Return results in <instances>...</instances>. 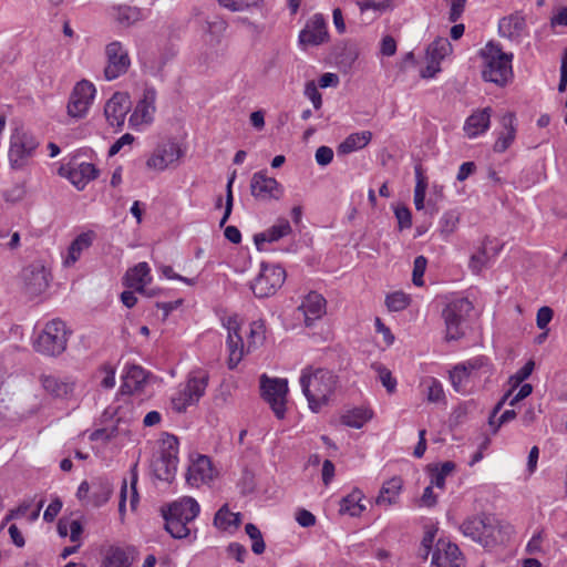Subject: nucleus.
Returning a JSON list of instances; mask_svg holds the SVG:
<instances>
[{"label":"nucleus","mask_w":567,"mask_h":567,"mask_svg":"<svg viewBox=\"0 0 567 567\" xmlns=\"http://www.w3.org/2000/svg\"><path fill=\"white\" fill-rule=\"evenodd\" d=\"M299 383L308 401L309 409L318 413L322 406L329 403L330 398L334 393L338 377L327 369L306 367L301 371Z\"/></svg>","instance_id":"obj_1"},{"label":"nucleus","mask_w":567,"mask_h":567,"mask_svg":"<svg viewBox=\"0 0 567 567\" xmlns=\"http://www.w3.org/2000/svg\"><path fill=\"white\" fill-rule=\"evenodd\" d=\"M227 330V349L229 352L228 367L235 369L241 361L245 352L258 348L265 340V324L262 321H254L250 323L247 344L245 346L243 337L239 333V321L237 316H230L224 321Z\"/></svg>","instance_id":"obj_2"},{"label":"nucleus","mask_w":567,"mask_h":567,"mask_svg":"<svg viewBox=\"0 0 567 567\" xmlns=\"http://www.w3.org/2000/svg\"><path fill=\"white\" fill-rule=\"evenodd\" d=\"M483 59L482 76L485 81L504 86L513 78V54L502 50L498 43L488 42L480 51Z\"/></svg>","instance_id":"obj_3"},{"label":"nucleus","mask_w":567,"mask_h":567,"mask_svg":"<svg viewBox=\"0 0 567 567\" xmlns=\"http://www.w3.org/2000/svg\"><path fill=\"white\" fill-rule=\"evenodd\" d=\"M209 374L207 371L197 369L189 372L185 384H181L172 396V408L178 413L199 402L208 385Z\"/></svg>","instance_id":"obj_4"},{"label":"nucleus","mask_w":567,"mask_h":567,"mask_svg":"<svg viewBox=\"0 0 567 567\" xmlns=\"http://www.w3.org/2000/svg\"><path fill=\"white\" fill-rule=\"evenodd\" d=\"M178 440L176 436L164 433L159 441L158 455L152 461L153 475L164 482H171L177 471Z\"/></svg>","instance_id":"obj_5"},{"label":"nucleus","mask_w":567,"mask_h":567,"mask_svg":"<svg viewBox=\"0 0 567 567\" xmlns=\"http://www.w3.org/2000/svg\"><path fill=\"white\" fill-rule=\"evenodd\" d=\"M68 338L65 323L60 319H53L44 326L33 347L37 352L43 355L56 357L66 349Z\"/></svg>","instance_id":"obj_6"},{"label":"nucleus","mask_w":567,"mask_h":567,"mask_svg":"<svg viewBox=\"0 0 567 567\" xmlns=\"http://www.w3.org/2000/svg\"><path fill=\"white\" fill-rule=\"evenodd\" d=\"M285 280L286 270L280 265L262 262L258 276L250 284V289L257 298H267L275 295Z\"/></svg>","instance_id":"obj_7"},{"label":"nucleus","mask_w":567,"mask_h":567,"mask_svg":"<svg viewBox=\"0 0 567 567\" xmlns=\"http://www.w3.org/2000/svg\"><path fill=\"white\" fill-rule=\"evenodd\" d=\"M39 141L29 132L17 130L10 138L9 162L12 168L25 167L33 157Z\"/></svg>","instance_id":"obj_8"},{"label":"nucleus","mask_w":567,"mask_h":567,"mask_svg":"<svg viewBox=\"0 0 567 567\" xmlns=\"http://www.w3.org/2000/svg\"><path fill=\"white\" fill-rule=\"evenodd\" d=\"M260 390L262 399L270 405L277 419H284L286 415L288 381L262 374L260 377Z\"/></svg>","instance_id":"obj_9"},{"label":"nucleus","mask_w":567,"mask_h":567,"mask_svg":"<svg viewBox=\"0 0 567 567\" xmlns=\"http://www.w3.org/2000/svg\"><path fill=\"white\" fill-rule=\"evenodd\" d=\"M460 530L465 537L483 547H491L496 544V526L488 516L475 515L467 517L460 525Z\"/></svg>","instance_id":"obj_10"},{"label":"nucleus","mask_w":567,"mask_h":567,"mask_svg":"<svg viewBox=\"0 0 567 567\" xmlns=\"http://www.w3.org/2000/svg\"><path fill=\"white\" fill-rule=\"evenodd\" d=\"M472 309V302L466 298H456L446 305L443 310V318L447 340H457L463 336L462 324Z\"/></svg>","instance_id":"obj_11"},{"label":"nucleus","mask_w":567,"mask_h":567,"mask_svg":"<svg viewBox=\"0 0 567 567\" xmlns=\"http://www.w3.org/2000/svg\"><path fill=\"white\" fill-rule=\"evenodd\" d=\"M183 155L179 145L172 140L163 141L156 145L146 159V168L154 172H163L169 165L177 162Z\"/></svg>","instance_id":"obj_12"},{"label":"nucleus","mask_w":567,"mask_h":567,"mask_svg":"<svg viewBox=\"0 0 567 567\" xmlns=\"http://www.w3.org/2000/svg\"><path fill=\"white\" fill-rule=\"evenodd\" d=\"M486 360L484 358H474L466 362L456 364L450 371V381L453 389L461 394L470 392V383L476 378V372L484 368Z\"/></svg>","instance_id":"obj_13"},{"label":"nucleus","mask_w":567,"mask_h":567,"mask_svg":"<svg viewBox=\"0 0 567 567\" xmlns=\"http://www.w3.org/2000/svg\"><path fill=\"white\" fill-rule=\"evenodd\" d=\"M95 86L82 80L75 84L68 103V114L74 118H81L87 113L95 96Z\"/></svg>","instance_id":"obj_14"},{"label":"nucleus","mask_w":567,"mask_h":567,"mask_svg":"<svg viewBox=\"0 0 567 567\" xmlns=\"http://www.w3.org/2000/svg\"><path fill=\"white\" fill-rule=\"evenodd\" d=\"M21 279L25 292L31 297H35L48 289L50 272L42 264L33 262L23 268Z\"/></svg>","instance_id":"obj_15"},{"label":"nucleus","mask_w":567,"mask_h":567,"mask_svg":"<svg viewBox=\"0 0 567 567\" xmlns=\"http://www.w3.org/2000/svg\"><path fill=\"white\" fill-rule=\"evenodd\" d=\"M40 382L44 391L55 399L69 400L73 396L78 380L68 374H42Z\"/></svg>","instance_id":"obj_16"},{"label":"nucleus","mask_w":567,"mask_h":567,"mask_svg":"<svg viewBox=\"0 0 567 567\" xmlns=\"http://www.w3.org/2000/svg\"><path fill=\"white\" fill-rule=\"evenodd\" d=\"M105 54L107 58V65L104 69L106 80H114L128 70L131 61L121 42L114 41L107 44Z\"/></svg>","instance_id":"obj_17"},{"label":"nucleus","mask_w":567,"mask_h":567,"mask_svg":"<svg viewBox=\"0 0 567 567\" xmlns=\"http://www.w3.org/2000/svg\"><path fill=\"white\" fill-rule=\"evenodd\" d=\"M463 565L464 557L456 544L443 538L435 543L431 560L432 567H462Z\"/></svg>","instance_id":"obj_18"},{"label":"nucleus","mask_w":567,"mask_h":567,"mask_svg":"<svg viewBox=\"0 0 567 567\" xmlns=\"http://www.w3.org/2000/svg\"><path fill=\"white\" fill-rule=\"evenodd\" d=\"M156 91L154 87H145L143 95L137 102L133 113L128 118L131 127L137 128L143 125H150L154 121L156 111Z\"/></svg>","instance_id":"obj_19"},{"label":"nucleus","mask_w":567,"mask_h":567,"mask_svg":"<svg viewBox=\"0 0 567 567\" xmlns=\"http://www.w3.org/2000/svg\"><path fill=\"white\" fill-rule=\"evenodd\" d=\"M251 195L259 200L279 199L284 195V187L276 178L267 175L265 171L256 172L250 182Z\"/></svg>","instance_id":"obj_20"},{"label":"nucleus","mask_w":567,"mask_h":567,"mask_svg":"<svg viewBox=\"0 0 567 567\" xmlns=\"http://www.w3.org/2000/svg\"><path fill=\"white\" fill-rule=\"evenodd\" d=\"M130 96L126 93H114L104 106V115L107 123L113 127H122L130 110Z\"/></svg>","instance_id":"obj_21"},{"label":"nucleus","mask_w":567,"mask_h":567,"mask_svg":"<svg viewBox=\"0 0 567 567\" xmlns=\"http://www.w3.org/2000/svg\"><path fill=\"white\" fill-rule=\"evenodd\" d=\"M214 477V468L210 458L199 455L188 467L186 481L189 485L198 487L209 483Z\"/></svg>","instance_id":"obj_22"},{"label":"nucleus","mask_w":567,"mask_h":567,"mask_svg":"<svg viewBox=\"0 0 567 567\" xmlns=\"http://www.w3.org/2000/svg\"><path fill=\"white\" fill-rule=\"evenodd\" d=\"M328 31L322 14H315L299 34V41L303 44L319 45L327 41Z\"/></svg>","instance_id":"obj_23"},{"label":"nucleus","mask_w":567,"mask_h":567,"mask_svg":"<svg viewBox=\"0 0 567 567\" xmlns=\"http://www.w3.org/2000/svg\"><path fill=\"white\" fill-rule=\"evenodd\" d=\"M298 311L302 313L306 326L310 327L313 321L320 319L326 313V299L312 291L305 297L298 307Z\"/></svg>","instance_id":"obj_24"},{"label":"nucleus","mask_w":567,"mask_h":567,"mask_svg":"<svg viewBox=\"0 0 567 567\" xmlns=\"http://www.w3.org/2000/svg\"><path fill=\"white\" fill-rule=\"evenodd\" d=\"M492 109L484 107L473 112L464 123V132L468 138H475L489 128Z\"/></svg>","instance_id":"obj_25"},{"label":"nucleus","mask_w":567,"mask_h":567,"mask_svg":"<svg viewBox=\"0 0 567 567\" xmlns=\"http://www.w3.org/2000/svg\"><path fill=\"white\" fill-rule=\"evenodd\" d=\"M152 281L151 268L147 262H138L130 268L124 277V285L140 293H146L145 287Z\"/></svg>","instance_id":"obj_26"},{"label":"nucleus","mask_w":567,"mask_h":567,"mask_svg":"<svg viewBox=\"0 0 567 567\" xmlns=\"http://www.w3.org/2000/svg\"><path fill=\"white\" fill-rule=\"evenodd\" d=\"M199 504L192 497H183L165 508V513L192 523L199 514Z\"/></svg>","instance_id":"obj_27"},{"label":"nucleus","mask_w":567,"mask_h":567,"mask_svg":"<svg viewBox=\"0 0 567 567\" xmlns=\"http://www.w3.org/2000/svg\"><path fill=\"white\" fill-rule=\"evenodd\" d=\"M525 28V17L520 12H515L504 17L498 22L499 35L509 40H518Z\"/></svg>","instance_id":"obj_28"},{"label":"nucleus","mask_w":567,"mask_h":567,"mask_svg":"<svg viewBox=\"0 0 567 567\" xmlns=\"http://www.w3.org/2000/svg\"><path fill=\"white\" fill-rule=\"evenodd\" d=\"M291 230L289 221L285 218H280L277 224L254 236L255 245L258 250H261L264 244L278 241L289 235Z\"/></svg>","instance_id":"obj_29"},{"label":"nucleus","mask_w":567,"mask_h":567,"mask_svg":"<svg viewBox=\"0 0 567 567\" xmlns=\"http://www.w3.org/2000/svg\"><path fill=\"white\" fill-rule=\"evenodd\" d=\"M503 130L494 143L496 153H504L514 142L516 136L515 115L511 112L504 114L501 118Z\"/></svg>","instance_id":"obj_30"},{"label":"nucleus","mask_w":567,"mask_h":567,"mask_svg":"<svg viewBox=\"0 0 567 567\" xmlns=\"http://www.w3.org/2000/svg\"><path fill=\"white\" fill-rule=\"evenodd\" d=\"M122 379V392L131 394L143 389L147 379V373L142 367L133 364L126 368Z\"/></svg>","instance_id":"obj_31"},{"label":"nucleus","mask_w":567,"mask_h":567,"mask_svg":"<svg viewBox=\"0 0 567 567\" xmlns=\"http://www.w3.org/2000/svg\"><path fill=\"white\" fill-rule=\"evenodd\" d=\"M99 169L92 163L83 162L76 167L70 169L69 181L79 189L82 190L89 182L97 177Z\"/></svg>","instance_id":"obj_32"},{"label":"nucleus","mask_w":567,"mask_h":567,"mask_svg":"<svg viewBox=\"0 0 567 567\" xmlns=\"http://www.w3.org/2000/svg\"><path fill=\"white\" fill-rule=\"evenodd\" d=\"M94 237L95 234L91 230L76 236L69 246L68 254L63 260L64 266L70 267L74 265L80 259L82 252L93 244Z\"/></svg>","instance_id":"obj_33"},{"label":"nucleus","mask_w":567,"mask_h":567,"mask_svg":"<svg viewBox=\"0 0 567 567\" xmlns=\"http://www.w3.org/2000/svg\"><path fill=\"white\" fill-rule=\"evenodd\" d=\"M402 480L398 476H394L384 482L375 499L377 505L389 507L396 504L402 489Z\"/></svg>","instance_id":"obj_34"},{"label":"nucleus","mask_w":567,"mask_h":567,"mask_svg":"<svg viewBox=\"0 0 567 567\" xmlns=\"http://www.w3.org/2000/svg\"><path fill=\"white\" fill-rule=\"evenodd\" d=\"M113 492V486L107 478L96 477L92 480L90 504L95 507L104 505Z\"/></svg>","instance_id":"obj_35"},{"label":"nucleus","mask_w":567,"mask_h":567,"mask_svg":"<svg viewBox=\"0 0 567 567\" xmlns=\"http://www.w3.org/2000/svg\"><path fill=\"white\" fill-rule=\"evenodd\" d=\"M372 134L369 131L352 133L338 146L339 154H350L363 148L371 141Z\"/></svg>","instance_id":"obj_36"},{"label":"nucleus","mask_w":567,"mask_h":567,"mask_svg":"<svg viewBox=\"0 0 567 567\" xmlns=\"http://www.w3.org/2000/svg\"><path fill=\"white\" fill-rule=\"evenodd\" d=\"M241 523V515L240 513H233L228 509V505H223L214 517V525L221 529V530H228L231 527L238 528Z\"/></svg>","instance_id":"obj_37"},{"label":"nucleus","mask_w":567,"mask_h":567,"mask_svg":"<svg viewBox=\"0 0 567 567\" xmlns=\"http://www.w3.org/2000/svg\"><path fill=\"white\" fill-rule=\"evenodd\" d=\"M163 518L165 520V529L166 532L174 538L182 539L186 538L190 529L188 527L189 522L184 519L176 518L167 513H165V508H162Z\"/></svg>","instance_id":"obj_38"},{"label":"nucleus","mask_w":567,"mask_h":567,"mask_svg":"<svg viewBox=\"0 0 567 567\" xmlns=\"http://www.w3.org/2000/svg\"><path fill=\"white\" fill-rule=\"evenodd\" d=\"M362 493L360 491H353L351 494L343 497L340 502V513L349 514L350 516H360L365 509V505L362 502Z\"/></svg>","instance_id":"obj_39"},{"label":"nucleus","mask_w":567,"mask_h":567,"mask_svg":"<svg viewBox=\"0 0 567 567\" xmlns=\"http://www.w3.org/2000/svg\"><path fill=\"white\" fill-rule=\"evenodd\" d=\"M371 417L372 413L368 409L355 408L346 412L341 416V422L347 426L361 429Z\"/></svg>","instance_id":"obj_40"},{"label":"nucleus","mask_w":567,"mask_h":567,"mask_svg":"<svg viewBox=\"0 0 567 567\" xmlns=\"http://www.w3.org/2000/svg\"><path fill=\"white\" fill-rule=\"evenodd\" d=\"M452 52V45L446 38L435 39L426 50L427 60L441 62Z\"/></svg>","instance_id":"obj_41"},{"label":"nucleus","mask_w":567,"mask_h":567,"mask_svg":"<svg viewBox=\"0 0 567 567\" xmlns=\"http://www.w3.org/2000/svg\"><path fill=\"white\" fill-rule=\"evenodd\" d=\"M114 18L120 24L128 27L142 19V12L136 7L120 6L114 8Z\"/></svg>","instance_id":"obj_42"},{"label":"nucleus","mask_w":567,"mask_h":567,"mask_svg":"<svg viewBox=\"0 0 567 567\" xmlns=\"http://www.w3.org/2000/svg\"><path fill=\"white\" fill-rule=\"evenodd\" d=\"M131 561L126 551L120 547H111L104 559L103 567H130Z\"/></svg>","instance_id":"obj_43"},{"label":"nucleus","mask_w":567,"mask_h":567,"mask_svg":"<svg viewBox=\"0 0 567 567\" xmlns=\"http://www.w3.org/2000/svg\"><path fill=\"white\" fill-rule=\"evenodd\" d=\"M426 385V400L431 403L445 402V393L442 383L435 378H429L424 381Z\"/></svg>","instance_id":"obj_44"},{"label":"nucleus","mask_w":567,"mask_h":567,"mask_svg":"<svg viewBox=\"0 0 567 567\" xmlns=\"http://www.w3.org/2000/svg\"><path fill=\"white\" fill-rule=\"evenodd\" d=\"M245 530H246V534L249 536V538L252 542L251 550L256 555L262 554L265 551L266 545H265V542H264V538H262V535H261V532L259 530V528L255 524L248 523L245 526Z\"/></svg>","instance_id":"obj_45"},{"label":"nucleus","mask_w":567,"mask_h":567,"mask_svg":"<svg viewBox=\"0 0 567 567\" xmlns=\"http://www.w3.org/2000/svg\"><path fill=\"white\" fill-rule=\"evenodd\" d=\"M455 468V464L451 461L444 462L440 467H436L431 474V484L437 488H443L445 485L446 476Z\"/></svg>","instance_id":"obj_46"},{"label":"nucleus","mask_w":567,"mask_h":567,"mask_svg":"<svg viewBox=\"0 0 567 567\" xmlns=\"http://www.w3.org/2000/svg\"><path fill=\"white\" fill-rule=\"evenodd\" d=\"M409 303L410 297L402 291L392 292L385 298V305L390 311H402Z\"/></svg>","instance_id":"obj_47"},{"label":"nucleus","mask_w":567,"mask_h":567,"mask_svg":"<svg viewBox=\"0 0 567 567\" xmlns=\"http://www.w3.org/2000/svg\"><path fill=\"white\" fill-rule=\"evenodd\" d=\"M535 368V362L528 360L515 374H513L508 382L513 392L532 374Z\"/></svg>","instance_id":"obj_48"},{"label":"nucleus","mask_w":567,"mask_h":567,"mask_svg":"<svg viewBox=\"0 0 567 567\" xmlns=\"http://www.w3.org/2000/svg\"><path fill=\"white\" fill-rule=\"evenodd\" d=\"M372 368L378 372L382 385L389 393H393L396 389V380L392 377L391 371L380 363H374Z\"/></svg>","instance_id":"obj_49"},{"label":"nucleus","mask_w":567,"mask_h":567,"mask_svg":"<svg viewBox=\"0 0 567 567\" xmlns=\"http://www.w3.org/2000/svg\"><path fill=\"white\" fill-rule=\"evenodd\" d=\"M458 215L455 212H446L440 219L441 233L445 236L451 235L457 227Z\"/></svg>","instance_id":"obj_50"},{"label":"nucleus","mask_w":567,"mask_h":567,"mask_svg":"<svg viewBox=\"0 0 567 567\" xmlns=\"http://www.w3.org/2000/svg\"><path fill=\"white\" fill-rule=\"evenodd\" d=\"M487 264L488 255L485 247H482L476 254L472 255L468 266L473 272L478 274Z\"/></svg>","instance_id":"obj_51"},{"label":"nucleus","mask_w":567,"mask_h":567,"mask_svg":"<svg viewBox=\"0 0 567 567\" xmlns=\"http://www.w3.org/2000/svg\"><path fill=\"white\" fill-rule=\"evenodd\" d=\"M427 260L424 256H417L413 262L412 280L415 286H423V275L425 272Z\"/></svg>","instance_id":"obj_52"},{"label":"nucleus","mask_w":567,"mask_h":567,"mask_svg":"<svg viewBox=\"0 0 567 567\" xmlns=\"http://www.w3.org/2000/svg\"><path fill=\"white\" fill-rule=\"evenodd\" d=\"M220 6L231 11H244L251 6H256L259 0H217Z\"/></svg>","instance_id":"obj_53"},{"label":"nucleus","mask_w":567,"mask_h":567,"mask_svg":"<svg viewBox=\"0 0 567 567\" xmlns=\"http://www.w3.org/2000/svg\"><path fill=\"white\" fill-rule=\"evenodd\" d=\"M400 229H408L412 226V215L409 208L401 206L394 210Z\"/></svg>","instance_id":"obj_54"},{"label":"nucleus","mask_w":567,"mask_h":567,"mask_svg":"<svg viewBox=\"0 0 567 567\" xmlns=\"http://www.w3.org/2000/svg\"><path fill=\"white\" fill-rule=\"evenodd\" d=\"M305 95L312 102L316 110L321 107L322 97L315 82L310 81L306 84Z\"/></svg>","instance_id":"obj_55"},{"label":"nucleus","mask_w":567,"mask_h":567,"mask_svg":"<svg viewBox=\"0 0 567 567\" xmlns=\"http://www.w3.org/2000/svg\"><path fill=\"white\" fill-rule=\"evenodd\" d=\"M206 24L207 32H209L213 35H220L227 29V22L219 17H214L212 20H207Z\"/></svg>","instance_id":"obj_56"},{"label":"nucleus","mask_w":567,"mask_h":567,"mask_svg":"<svg viewBox=\"0 0 567 567\" xmlns=\"http://www.w3.org/2000/svg\"><path fill=\"white\" fill-rule=\"evenodd\" d=\"M101 373H103V378L101 380V386L104 389H112L115 385V369L110 364H104L101 368Z\"/></svg>","instance_id":"obj_57"},{"label":"nucleus","mask_w":567,"mask_h":567,"mask_svg":"<svg viewBox=\"0 0 567 567\" xmlns=\"http://www.w3.org/2000/svg\"><path fill=\"white\" fill-rule=\"evenodd\" d=\"M134 140L135 137L132 134L125 133L111 145L109 156L112 157L116 155L125 145H131Z\"/></svg>","instance_id":"obj_58"},{"label":"nucleus","mask_w":567,"mask_h":567,"mask_svg":"<svg viewBox=\"0 0 567 567\" xmlns=\"http://www.w3.org/2000/svg\"><path fill=\"white\" fill-rule=\"evenodd\" d=\"M450 2L449 19L456 22L463 14L466 0H447Z\"/></svg>","instance_id":"obj_59"},{"label":"nucleus","mask_w":567,"mask_h":567,"mask_svg":"<svg viewBox=\"0 0 567 567\" xmlns=\"http://www.w3.org/2000/svg\"><path fill=\"white\" fill-rule=\"evenodd\" d=\"M359 9L361 12H364L367 10H377V11H384L389 8L390 3L389 1H375V0H361L357 2Z\"/></svg>","instance_id":"obj_60"},{"label":"nucleus","mask_w":567,"mask_h":567,"mask_svg":"<svg viewBox=\"0 0 567 567\" xmlns=\"http://www.w3.org/2000/svg\"><path fill=\"white\" fill-rule=\"evenodd\" d=\"M315 157L320 166H327L333 159V151L329 146H320L317 148Z\"/></svg>","instance_id":"obj_61"},{"label":"nucleus","mask_w":567,"mask_h":567,"mask_svg":"<svg viewBox=\"0 0 567 567\" xmlns=\"http://www.w3.org/2000/svg\"><path fill=\"white\" fill-rule=\"evenodd\" d=\"M554 311L549 307H542L537 311L536 323L539 329H546L551 321Z\"/></svg>","instance_id":"obj_62"},{"label":"nucleus","mask_w":567,"mask_h":567,"mask_svg":"<svg viewBox=\"0 0 567 567\" xmlns=\"http://www.w3.org/2000/svg\"><path fill=\"white\" fill-rule=\"evenodd\" d=\"M533 391V386L529 383H524L518 386V391L509 398V406H515L516 403L527 398Z\"/></svg>","instance_id":"obj_63"},{"label":"nucleus","mask_w":567,"mask_h":567,"mask_svg":"<svg viewBox=\"0 0 567 567\" xmlns=\"http://www.w3.org/2000/svg\"><path fill=\"white\" fill-rule=\"evenodd\" d=\"M296 520L302 527H311L316 524V516L311 512L301 508L296 513Z\"/></svg>","instance_id":"obj_64"}]
</instances>
